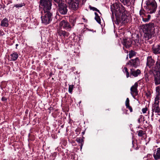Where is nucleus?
Wrapping results in <instances>:
<instances>
[{
  "label": "nucleus",
  "mask_w": 160,
  "mask_h": 160,
  "mask_svg": "<svg viewBox=\"0 0 160 160\" xmlns=\"http://www.w3.org/2000/svg\"><path fill=\"white\" fill-rule=\"evenodd\" d=\"M111 11L112 12V18L114 14L116 18V23L119 24L122 21L125 23L128 21V12L124 7L120 3L115 2L111 6Z\"/></svg>",
  "instance_id": "obj_1"
},
{
  "label": "nucleus",
  "mask_w": 160,
  "mask_h": 160,
  "mask_svg": "<svg viewBox=\"0 0 160 160\" xmlns=\"http://www.w3.org/2000/svg\"><path fill=\"white\" fill-rule=\"evenodd\" d=\"M40 5L43 8L44 13L41 17L42 23L45 25L49 24L52 20V13L49 11L51 8V0H40Z\"/></svg>",
  "instance_id": "obj_2"
},
{
  "label": "nucleus",
  "mask_w": 160,
  "mask_h": 160,
  "mask_svg": "<svg viewBox=\"0 0 160 160\" xmlns=\"http://www.w3.org/2000/svg\"><path fill=\"white\" fill-rule=\"evenodd\" d=\"M143 31L144 33V38L145 40H148L154 36L155 24L151 22L142 26Z\"/></svg>",
  "instance_id": "obj_3"
},
{
  "label": "nucleus",
  "mask_w": 160,
  "mask_h": 160,
  "mask_svg": "<svg viewBox=\"0 0 160 160\" xmlns=\"http://www.w3.org/2000/svg\"><path fill=\"white\" fill-rule=\"evenodd\" d=\"M123 72L126 74V77L128 78L129 77L131 78L137 77L141 74V71L139 69H135L133 68H131L130 69L129 72H128L127 68L124 67Z\"/></svg>",
  "instance_id": "obj_4"
},
{
  "label": "nucleus",
  "mask_w": 160,
  "mask_h": 160,
  "mask_svg": "<svg viewBox=\"0 0 160 160\" xmlns=\"http://www.w3.org/2000/svg\"><path fill=\"white\" fill-rule=\"evenodd\" d=\"M67 5L64 3H61L58 5V12L62 15H66L68 11Z\"/></svg>",
  "instance_id": "obj_5"
},
{
  "label": "nucleus",
  "mask_w": 160,
  "mask_h": 160,
  "mask_svg": "<svg viewBox=\"0 0 160 160\" xmlns=\"http://www.w3.org/2000/svg\"><path fill=\"white\" fill-rule=\"evenodd\" d=\"M139 64V59L138 58H136L134 59H131L126 63V65H128L132 68H137Z\"/></svg>",
  "instance_id": "obj_6"
},
{
  "label": "nucleus",
  "mask_w": 160,
  "mask_h": 160,
  "mask_svg": "<svg viewBox=\"0 0 160 160\" xmlns=\"http://www.w3.org/2000/svg\"><path fill=\"white\" fill-rule=\"evenodd\" d=\"M59 27L60 29L63 28L68 31H70L71 29V27L69 23L65 20H63L60 22Z\"/></svg>",
  "instance_id": "obj_7"
},
{
  "label": "nucleus",
  "mask_w": 160,
  "mask_h": 160,
  "mask_svg": "<svg viewBox=\"0 0 160 160\" xmlns=\"http://www.w3.org/2000/svg\"><path fill=\"white\" fill-rule=\"evenodd\" d=\"M138 86V84L136 82L130 88L131 94L134 98L136 96L138 95V91L137 89Z\"/></svg>",
  "instance_id": "obj_8"
},
{
  "label": "nucleus",
  "mask_w": 160,
  "mask_h": 160,
  "mask_svg": "<svg viewBox=\"0 0 160 160\" xmlns=\"http://www.w3.org/2000/svg\"><path fill=\"white\" fill-rule=\"evenodd\" d=\"M80 1L79 0H75L69 5V8L72 10L76 11L78 9Z\"/></svg>",
  "instance_id": "obj_9"
},
{
  "label": "nucleus",
  "mask_w": 160,
  "mask_h": 160,
  "mask_svg": "<svg viewBox=\"0 0 160 160\" xmlns=\"http://www.w3.org/2000/svg\"><path fill=\"white\" fill-rule=\"evenodd\" d=\"M122 43L124 47L126 48H128L131 46L132 41L130 38H124Z\"/></svg>",
  "instance_id": "obj_10"
},
{
  "label": "nucleus",
  "mask_w": 160,
  "mask_h": 160,
  "mask_svg": "<svg viewBox=\"0 0 160 160\" xmlns=\"http://www.w3.org/2000/svg\"><path fill=\"white\" fill-rule=\"evenodd\" d=\"M155 63V61L152 58V56H149L147 57L146 63L147 67H148L150 68H152Z\"/></svg>",
  "instance_id": "obj_11"
},
{
  "label": "nucleus",
  "mask_w": 160,
  "mask_h": 160,
  "mask_svg": "<svg viewBox=\"0 0 160 160\" xmlns=\"http://www.w3.org/2000/svg\"><path fill=\"white\" fill-rule=\"evenodd\" d=\"M154 78L155 84L156 85L160 84V72L156 71L154 75Z\"/></svg>",
  "instance_id": "obj_12"
},
{
  "label": "nucleus",
  "mask_w": 160,
  "mask_h": 160,
  "mask_svg": "<svg viewBox=\"0 0 160 160\" xmlns=\"http://www.w3.org/2000/svg\"><path fill=\"white\" fill-rule=\"evenodd\" d=\"M58 35L61 38L63 37L65 38L68 37L69 35V33L66 31L62 30L61 29H59L57 31Z\"/></svg>",
  "instance_id": "obj_13"
},
{
  "label": "nucleus",
  "mask_w": 160,
  "mask_h": 160,
  "mask_svg": "<svg viewBox=\"0 0 160 160\" xmlns=\"http://www.w3.org/2000/svg\"><path fill=\"white\" fill-rule=\"evenodd\" d=\"M156 95L155 98V100L156 103H159V100L160 99V87L158 86L156 88Z\"/></svg>",
  "instance_id": "obj_14"
},
{
  "label": "nucleus",
  "mask_w": 160,
  "mask_h": 160,
  "mask_svg": "<svg viewBox=\"0 0 160 160\" xmlns=\"http://www.w3.org/2000/svg\"><path fill=\"white\" fill-rule=\"evenodd\" d=\"M153 52L155 54H160V45H153L152 48Z\"/></svg>",
  "instance_id": "obj_15"
},
{
  "label": "nucleus",
  "mask_w": 160,
  "mask_h": 160,
  "mask_svg": "<svg viewBox=\"0 0 160 160\" xmlns=\"http://www.w3.org/2000/svg\"><path fill=\"white\" fill-rule=\"evenodd\" d=\"M152 69L156 71H160V59H158L156 61L154 66L152 67Z\"/></svg>",
  "instance_id": "obj_16"
},
{
  "label": "nucleus",
  "mask_w": 160,
  "mask_h": 160,
  "mask_svg": "<svg viewBox=\"0 0 160 160\" xmlns=\"http://www.w3.org/2000/svg\"><path fill=\"white\" fill-rule=\"evenodd\" d=\"M153 156L155 160L160 159V148H157L156 152L154 153Z\"/></svg>",
  "instance_id": "obj_17"
},
{
  "label": "nucleus",
  "mask_w": 160,
  "mask_h": 160,
  "mask_svg": "<svg viewBox=\"0 0 160 160\" xmlns=\"http://www.w3.org/2000/svg\"><path fill=\"white\" fill-rule=\"evenodd\" d=\"M10 61H15L16 60L18 57V55L17 52H14L11 54L10 55Z\"/></svg>",
  "instance_id": "obj_18"
},
{
  "label": "nucleus",
  "mask_w": 160,
  "mask_h": 160,
  "mask_svg": "<svg viewBox=\"0 0 160 160\" xmlns=\"http://www.w3.org/2000/svg\"><path fill=\"white\" fill-rule=\"evenodd\" d=\"M8 25V20L7 18H5L1 21V25L2 26L7 27Z\"/></svg>",
  "instance_id": "obj_19"
},
{
  "label": "nucleus",
  "mask_w": 160,
  "mask_h": 160,
  "mask_svg": "<svg viewBox=\"0 0 160 160\" xmlns=\"http://www.w3.org/2000/svg\"><path fill=\"white\" fill-rule=\"evenodd\" d=\"M76 141L80 144V149H82V146L84 144V140L83 139L81 138H76Z\"/></svg>",
  "instance_id": "obj_20"
},
{
  "label": "nucleus",
  "mask_w": 160,
  "mask_h": 160,
  "mask_svg": "<svg viewBox=\"0 0 160 160\" xmlns=\"http://www.w3.org/2000/svg\"><path fill=\"white\" fill-rule=\"evenodd\" d=\"M94 14L95 15V19L96 21L99 24H100L101 23V18L100 17V16H99L98 14L96 12H94Z\"/></svg>",
  "instance_id": "obj_21"
},
{
  "label": "nucleus",
  "mask_w": 160,
  "mask_h": 160,
  "mask_svg": "<svg viewBox=\"0 0 160 160\" xmlns=\"http://www.w3.org/2000/svg\"><path fill=\"white\" fill-rule=\"evenodd\" d=\"M151 18V16L150 15H148L147 17H146L145 15L142 18V21L145 22H148Z\"/></svg>",
  "instance_id": "obj_22"
},
{
  "label": "nucleus",
  "mask_w": 160,
  "mask_h": 160,
  "mask_svg": "<svg viewBox=\"0 0 160 160\" xmlns=\"http://www.w3.org/2000/svg\"><path fill=\"white\" fill-rule=\"evenodd\" d=\"M145 131H144L142 130H140L137 132L138 136L140 137H142L144 135H145Z\"/></svg>",
  "instance_id": "obj_23"
},
{
  "label": "nucleus",
  "mask_w": 160,
  "mask_h": 160,
  "mask_svg": "<svg viewBox=\"0 0 160 160\" xmlns=\"http://www.w3.org/2000/svg\"><path fill=\"white\" fill-rule=\"evenodd\" d=\"M136 52L134 51L131 50L129 51V58H131L136 55Z\"/></svg>",
  "instance_id": "obj_24"
},
{
  "label": "nucleus",
  "mask_w": 160,
  "mask_h": 160,
  "mask_svg": "<svg viewBox=\"0 0 160 160\" xmlns=\"http://www.w3.org/2000/svg\"><path fill=\"white\" fill-rule=\"evenodd\" d=\"M89 8H90V10H92L93 11H96L98 12V13H99L100 14H101V12H100L99 10L97 9L96 8L92 7L90 5L89 6Z\"/></svg>",
  "instance_id": "obj_25"
},
{
  "label": "nucleus",
  "mask_w": 160,
  "mask_h": 160,
  "mask_svg": "<svg viewBox=\"0 0 160 160\" xmlns=\"http://www.w3.org/2000/svg\"><path fill=\"white\" fill-rule=\"evenodd\" d=\"M131 0H120V1L124 5L130 3Z\"/></svg>",
  "instance_id": "obj_26"
},
{
  "label": "nucleus",
  "mask_w": 160,
  "mask_h": 160,
  "mask_svg": "<svg viewBox=\"0 0 160 160\" xmlns=\"http://www.w3.org/2000/svg\"><path fill=\"white\" fill-rule=\"evenodd\" d=\"M144 116L142 115H141L139 117L138 120V122L140 123V122H144Z\"/></svg>",
  "instance_id": "obj_27"
},
{
  "label": "nucleus",
  "mask_w": 160,
  "mask_h": 160,
  "mask_svg": "<svg viewBox=\"0 0 160 160\" xmlns=\"http://www.w3.org/2000/svg\"><path fill=\"white\" fill-rule=\"evenodd\" d=\"M74 86L73 85H69L68 88V92L71 94H72Z\"/></svg>",
  "instance_id": "obj_28"
},
{
  "label": "nucleus",
  "mask_w": 160,
  "mask_h": 160,
  "mask_svg": "<svg viewBox=\"0 0 160 160\" xmlns=\"http://www.w3.org/2000/svg\"><path fill=\"white\" fill-rule=\"evenodd\" d=\"M25 5V4L24 3H21L19 4H16L14 5V7H16V8H20Z\"/></svg>",
  "instance_id": "obj_29"
},
{
  "label": "nucleus",
  "mask_w": 160,
  "mask_h": 160,
  "mask_svg": "<svg viewBox=\"0 0 160 160\" xmlns=\"http://www.w3.org/2000/svg\"><path fill=\"white\" fill-rule=\"evenodd\" d=\"M139 14L142 18L144 17L145 15L144 13V10H141L139 11Z\"/></svg>",
  "instance_id": "obj_30"
},
{
  "label": "nucleus",
  "mask_w": 160,
  "mask_h": 160,
  "mask_svg": "<svg viewBox=\"0 0 160 160\" xmlns=\"http://www.w3.org/2000/svg\"><path fill=\"white\" fill-rule=\"evenodd\" d=\"M55 2L57 3L58 4V5L59 4H61V3H64L62 0H54Z\"/></svg>",
  "instance_id": "obj_31"
},
{
  "label": "nucleus",
  "mask_w": 160,
  "mask_h": 160,
  "mask_svg": "<svg viewBox=\"0 0 160 160\" xmlns=\"http://www.w3.org/2000/svg\"><path fill=\"white\" fill-rule=\"evenodd\" d=\"M125 105L126 107L129 105V100L128 98H127L125 102Z\"/></svg>",
  "instance_id": "obj_32"
},
{
  "label": "nucleus",
  "mask_w": 160,
  "mask_h": 160,
  "mask_svg": "<svg viewBox=\"0 0 160 160\" xmlns=\"http://www.w3.org/2000/svg\"><path fill=\"white\" fill-rule=\"evenodd\" d=\"M66 2L69 5L70 3L74 1L75 0H65Z\"/></svg>",
  "instance_id": "obj_33"
},
{
  "label": "nucleus",
  "mask_w": 160,
  "mask_h": 160,
  "mask_svg": "<svg viewBox=\"0 0 160 160\" xmlns=\"http://www.w3.org/2000/svg\"><path fill=\"white\" fill-rule=\"evenodd\" d=\"M148 110L147 108H143L142 109V111L143 113H145Z\"/></svg>",
  "instance_id": "obj_34"
},
{
  "label": "nucleus",
  "mask_w": 160,
  "mask_h": 160,
  "mask_svg": "<svg viewBox=\"0 0 160 160\" xmlns=\"http://www.w3.org/2000/svg\"><path fill=\"white\" fill-rule=\"evenodd\" d=\"M126 107L128 109L130 110V112H132V108L131 106H130V105L128 106L127 107Z\"/></svg>",
  "instance_id": "obj_35"
},
{
  "label": "nucleus",
  "mask_w": 160,
  "mask_h": 160,
  "mask_svg": "<svg viewBox=\"0 0 160 160\" xmlns=\"http://www.w3.org/2000/svg\"><path fill=\"white\" fill-rule=\"evenodd\" d=\"M146 96L147 97H150L151 95V93L149 91H148L146 93Z\"/></svg>",
  "instance_id": "obj_36"
},
{
  "label": "nucleus",
  "mask_w": 160,
  "mask_h": 160,
  "mask_svg": "<svg viewBox=\"0 0 160 160\" xmlns=\"http://www.w3.org/2000/svg\"><path fill=\"white\" fill-rule=\"evenodd\" d=\"M5 34L4 32L2 30H0V35L1 36H3Z\"/></svg>",
  "instance_id": "obj_37"
},
{
  "label": "nucleus",
  "mask_w": 160,
  "mask_h": 160,
  "mask_svg": "<svg viewBox=\"0 0 160 160\" xmlns=\"http://www.w3.org/2000/svg\"><path fill=\"white\" fill-rule=\"evenodd\" d=\"M2 101H7V98L5 97H2Z\"/></svg>",
  "instance_id": "obj_38"
},
{
  "label": "nucleus",
  "mask_w": 160,
  "mask_h": 160,
  "mask_svg": "<svg viewBox=\"0 0 160 160\" xmlns=\"http://www.w3.org/2000/svg\"><path fill=\"white\" fill-rule=\"evenodd\" d=\"M124 47H123V50H124V52L125 53H128V50H126V49H125L124 48Z\"/></svg>",
  "instance_id": "obj_39"
},
{
  "label": "nucleus",
  "mask_w": 160,
  "mask_h": 160,
  "mask_svg": "<svg viewBox=\"0 0 160 160\" xmlns=\"http://www.w3.org/2000/svg\"><path fill=\"white\" fill-rule=\"evenodd\" d=\"M158 14L159 15H160V8H159V9H158Z\"/></svg>",
  "instance_id": "obj_40"
},
{
  "label": "nucleus",
  "mask_w": 160,
  "mask_h": 160,
  "mask_svg": "<svg viewBox=\"0 0 160 160\" xmlns=\"http://www.w3.org/2000/svg\"><path fill=\"white\" fill-rule=\"evenodd\" d=\"M15 45H16V49H17V47L18 46V44H16Z\"/></svg>",
  "instance_id": "obj_41"
},
{
  "label": "nucleus",
  "mask_w": 160,
  "mask_h": 160,
  "mask_svg": "<svg viewBox=\"0 0 160 160\" xmlns=\"http://www.w3.org/2000/svg\"><path fill=\"white\" fill-rule=\"evenodd\" d=\"M138 40H136L135 41V42H138Z\"/></svg>",
  "instance_id": "obj_42"
},
{
  "label": "nucleus",
  "mask_w": 160,
  "mask_h": 160,
  "mask_svg": "<svg viewBox=\"0 0 160 160\" xmlns=\"http://www.w3.org/2000/svg\"><path fill=\"white\" fill-rule=\"evenodd\" d=\"M128 59V54L127 55V57H126V59Z\"/></svg>",
  "instance_id": "obj_43"
},
{
  "label": "nucleus",
  "mask_w": 160,
  "mask_h": 160,
  "mask_svg": "<svg viewBox=\"0 0 160 160\" xmlns=\"http://www.w3.org/2000/svg\"><path fill=\"white\" fill-rule=\"evenodd\" d=\"M133 142H134V141H132V144L133 145Z\"/></svg>",
  "instance_id": "obj_44"
},
{
  "label": "nucleus",
  "mask_w": 160,
  "mask_h": 160,
  "mask_svg": "<svg viewBox=\"0 0 160 160\" xmlns=\"http://www.w3.org/2000/svg\"><path fill=\"white\" fill-rule=\"evenodd\" d=\"M81 102V101H80L79 103V104H80Z\"/></svg>",
  "instance_id": "obj_45"
},
{
  "label": "nucleus",
  "mask_w": 160,
  "mask_h": 160,
  "mask_svg": "<svg viewBox=\"0 0 160 160\" xmlns=\"http://www.w3.org/2000/svg\"><path fill=\"white\" fill-rule=\"evenodd\" d=\"M82 133L83 134H84V132H82Z\"/></svg>",
  "instance_id": "obj_46"
},
{
  "label": "nucleus",
  "mask_w": 160,
  "mask_h": 160,
  "mask_svg": "<svg viewBox=\"0 0 160 160\" xmlns=\"http://www.w3.org/2000/svg\"><path fill=\"white\" fill-rule=\"evenodd\" d=\"M153 113H152V116H153Z\"/></svg>",
  "instance_id": "obj_47"
},
{
  "label": "nucleus",
  "mask_w": 160,
  "mask_h": 160,
  "mask_svg": "<svg viewBox=\"0 0 160 160\" xmlns=\"http://www.w3.org/2000/svg\"><path fill=\"white\" fill-rule=\"evenodd\" d=\"M41 13H43V12H41Z\"/></svg>",
  "instance_id": "obj_48"
},
{
  "label": "nucleus",
  "mask_w": 160,
  "mask_h": 160,
  "mask_svg": "<svg viewBox=\"0 0 160 160\" xmlns=\"http://www.w3.org/2000/svg\"><path fill=\"white\" fill-rule=\"evenodd\" d=\"M159 2H160V0H159Z\"/></svg>",
  "instance_id": "obj_49"
}]
</instances>
